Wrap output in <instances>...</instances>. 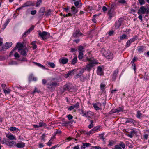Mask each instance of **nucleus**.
I'll list each match as a JSON object with an SVG mask.
<instances>
[{"label": "nucleus", "instance_id": "1", "mask_svg": "<svg viewBox=\"0 0 149 149\" xmlns=\"http://www.w3.org/2000/svg\"><path fill=\"white\" fill-rule=\"evenodd\" d=\"M16 47L18 49V52L21 55L24 56H25L27 55L28 49L22 44L18 42L17 45Z\"/></svg>", "mask_w": 149, "mask_h": 149}, {"label": "nucleus", "instance_id": "2", "mask_svg": "<svg viewBox=\"0 0 149 149\" xmlns=\"http://www.w3.org/2000/svg\"><path fill=\"white\" fill-rule=\"evenodd\" d=\"M47 85L48 89L51 91L54 90L56 87L58 86L57 83L56 82H50L48 83Z\"/></svg>", "mask_w": 149, "mask_h": 149}, {"label": "nucleus", "instance_id": "3", "mask_svg": "<svg viewBox=\"0 0 149 149\" xmlns=\"http://www.w3.org/2000/svg\"><path fill=\"white\" fill-rule=\"evenodd\" d=\"M39 36L43 40L46 39L50 36V34L46 31H43L42 32L40 31H38Z\"/></svg>", "mask_w": 149, "mask_h": 149}, {"label": "nucleus", "instance_id": "4", "mask_svg": "<svg viewBox=\"0 0 149 149\" xmlns=\"http://www.w3.org/2000/svg\"><path fill=\"white\" fill-rule=\"evenodd\" d=\"M145 13L147 14L149 13V8H146L144 6H142L139 9L138 13L140 14H143Z\"/></svg>", "mask_w": 149, "mask_h": 149}, {"label": "nucleus", "instance_id": "5", "mask_svg": "<svg viewBox=\"0 0 149 149\" xmlns=\"http://www.w3.org/2000/svg\"><path fill=\"white\" fill-rule=\"evenodd\" d=\"M103 54L106 58L108 59L111 60L113 58V54L109 51H104L103 53Z\"/></svg>", "mask_w": 149, "mask_h": 149}, {"label": "nucleus", "instance_id": "6", "mask_svg": "<svg viewBox=\"0 0 149 149\" xmlns=\"http://www.w3.org/2000/svg\"><path fill=\"white\" fill-rule=\"evenodd\" d=\"M86 61H89V63L91 65H92L93 66H94L95 64H97V62L96 61L94 60L93 58H89L88 57H87L86 58ZM83 61H86L85 60H84Z\"/></svg>", "mask_w": 149, "mask_h": 149}, {"label": "nucleus", "instance_id": "7", "mask_svg": "<svg viewBox=\"0 0 149 149\" xmlns=\"http://www.w3.org/2000/svg\"><path fill=\"white\" fill-rule=\"evenodd\" d=\"M78 71L77 72V74L76 75L77 78L81 77V75L84 72V68L79 69H78Z\"/></svg>", "mask_w": 149, "mask_h": 149}, {"label": "nucleus", "instance_id": "8", "mask_svg": "<svg viewBox=\"0 0 149 149\" xmlns=\"http://www.w3.org/2000/svg\"><path fill=\"white\" fill-rule=\"evenodd\" d=\"M81 113L83 114V116L86 117H89V116H91L92 115V113L91 111L85 112L83 110H81Z\"/></svg>", "mask_w": 149, "mask_h": 149}, {"label": "nucleus", "instance_id": "9", "mask_svg": "<svg viewBox=\"0 0 149 149\" xmlns=\"http://www.w3.org/2000/svg\"><path fill=\"white\" fill-rule=\"evenodd\" d=\"M72 88V86L70 84L68 83L64 86V88L65 90L69 91Z\"/></svg>", "mask_w": 149, "mask_h": 149}, {"label": "nucleus", "instance_id": "10", "mask_svg": "<svg viewBox=\"0 0 149 149\" xmlns=\"http://www.w3.org/2000/svg\"><path fill=\"white\" fill-rule=\"evenodd\" d=\"M123 19L122 18L120 19L117 21H116V23L115 27L117 29L121 26L122 22L123 21Z\"/></svg>", "mask_w": 149, "mask_h": 149}, {"label": "nucleus", "instance_id": "11", "mask_svg": "<svg viewBox=\"0 0 149 149\" xmlns=\"http://www.w3.org/2000/svg\"><path fill=\"white\" fill-rule=\"evenodd\" d=\"M35 3L30 1H29L24 4L23 6V7H28L30 6H34Z\"/></svg>", "mask_w": 149, "mask_h": 149}, {"label": "nucleus", "instance_id": "12", "mask_svg": "<svg viewBox=\"0 0 149 149\" xmlns=\"http://www.w3.org/2000/svg\"><path fill=\"white\" fill-rule=\"evenodd\" d=\"M6 144L8 146H12L16 144V142L14 141L8 140L6 141Z\"/></svg>", "mask_w": 149, "mask_h": 149}, {"label": "nucleus", "instance_id": "13", "mask_svg": "<svg viewBox=\"0 0 149 149\" xmlns=\"http://www.w3.org/2000/svg\"><path fill=\"white\" fill-rule=\"evenodd\" d=\"M82 35V33L80 31V30H77L73 34V36L75 38L78 37Z\"/></svg>", "mask_w": 149, "mask_h": 149}, {"label": "nucleus", "instance_id": "14", "mask_svg": "<svg viewBox=\"0 0 149 149\" xmlns=\"http://www.w3.org/2000/svg\"><path fill=\"white\" fill-rule=\"evenodd\" d=\"M118 72L119 70L118 69H116L113 72V77L112 78L113 80L115 81L116 80Z\"/></svg>", "mask_w": 149, "mask_h": 149}, {"label": "nucleus", "instance_id": "15", "mask_svg": "<svg viewBox=\"0 0 149 149\" xmlns=\"http://www.w3.org/2000/svg\"><path fill=\"white\" fill-rule=\"evenodd\" d=\"M6 136L7 138H8L10 140H16L15 136H14L12 134H6Z\"/></svg>", "mask_w": 149, "mask_h": 149}, {"label": "nucleus", "instance_id": "16", "mask_svg": "<svg viewBox=\"0 0 149 149\" xmlns=\"http://www.w3.org/2000/svg\"><path fill=\"white\" fill-rule=\"evenodd\" d=\"M59 61L60 63L63 64H65L68 62V59L67 58L63 57L59 59Z\"/></svg>", "mask_w": 149, "mask_h": 149}, {"label": "nucleus", "instance_id": "17", "mask_svg": "<svg viewBox=\"0 0 149 149\" xmlns=\"http://www.w3.org/2000/svg\"><path fill=\"white\" fill-rule=\"evenodd\" d=\"M97 73L98 75H102L103 74V71L102 70V68L100 66H99L97 68Z\"/></svg>", "mask_w": 149, "mask_h": 149}, {"label": "nucleus", "instance_id": "18", "mask_svg": "<svg viewBox=\"0 0 149 149\" xmlns=\"http://www.w3.org/2000/svg\"><path fill=\"white\" fill-rule=\"evenodd\" d=\"M34 26H32L26 32H25L24 34L23 35V36H26L27 35L30 33L34 29Z\"/></svg>", "mask_w": 149, "mask_h": 149}, {"label": "nucleus", "instance_id": "19", "mask_svg": "<svg viewBox=\"0 0 149 149\" xmlns=\"http://www.w3.org/2000/svg\"><path fill=\"white\" fill-rule=\"evenodd\" d=\"M25 143L22 142H20L18 143L16 145V146L19 148H22L24 147Z\"/></svg>", "mask_w": 149, "mask_h": 149}, {"label": "nucleus", "instance_id": "20", "mask_svg": "<svg viewBox=\"0 0 149 149\" xmlns=\"http://www.w3.org/2000/svg\"><path fill=\"white\" fill-rule=\"evenodd\" d=\"M29 81H36L37 80V78L34 77L33 74H31L29 76Z\"/></svg>", "mask_w": 149, "mask_h": 149}, {"label": "nucleus", "instance_id": "21", "mask_svg": "<svg viewBox=\"0 0 149 149\" xmlns=\"http://www.w3.org/2000/svg\"><path fill=\"white\" fill-rule=\"evenodd\" d=\"M123 109V108H122V107H119V108H117V109H115L113 110L112 111L113 113H119L121 111H122Z\"/></svg>", "mask_w": 149, "mask_h": 149}, {"label": "nucleus", "instance_id": "22", "mask_svg": "<svg viewBox=\"0 0 149 149\" xmlns=\"http://www.w3.org/2000/svg\"><path fill=\"white\" fill-rule=\"evenodd\" d=\"M12 45V43L11 42H7L6 43L5 46H2V48L3 49H8L11 47Z\"/></svg>", "mask_w": 149, "mask_h": 149}, {"label": "nucleus", "instance_id": "23", "mask_svg": "<svg viewBox=\"0 0 149 149\" xmlns=\"http://www.w3.org/2000/svg\"><path fill=\"white\" fill-rule=\"evenodd\" d=\"M76 70L75 69H74L72 70L69 71L68 73L65 75V78H68L70 75L73 74H74V72Z\"/></svg>", "mask_w": 149, "mask_h": 149}, {"label": "nucleus", "instance_id": "24", "mask_svg": "<svg viewBox=\"0 0 149 149\" xmlns=\"http://www.w3.org/2000/svg\"><path fill=\"white\" fill-rule=\"evenodd\" d=\"M93 105L95 109L96 110H98L100 108L99 106L101 104L99 103H96L93 104Z\"/></svg>", "mask_w": 149, "mask_h": 149}, {"label": "nucleus", "instance_id": "25", "mask_svg": "<svg viewBox=\"0 0 149 149\" xmlns=\"http://www.w3.org/2000/svg\"><path fill=\"white\" fill-rule=\"evenodd\" d=\"M115 4H112L110 6V10H109L108 13L110 14H111L112 13V11L113 10V9L115 6Z\"/></svg>", "mask_w": 149, "mask_h": 149}, {"label": "nucleus", "instance_id": "26", "mask_svg": "<svg viewBox=\"0 0 149 149\" xmlns=\"http://www.w3.org/2000/svg\"><path fill=\"white\" fill-rule=\"evenodd\" d=\"M45 11V9L44 8L42 7L41 8L40 10L39 13L40 15H43Z\"/></svg>", "mask_w": 149, "mask_h": 149}, {"label": "nucleus", "instance_id": "27", "mask_svg": "<svg viewBox=\"0 0 149 149\" xmlns=\"http://www.w3.org/2000/svg\"><path fill=\"white\" fill-rule=\"evenodd\" d=\"M71 9L72 10V13L73 14H75L77 13L78 10L74 6L72 7Z\"/></svg>", "mask_w": 149, "mask_h": 149}, {"label": "nucleus", "instance_id": "28", "mask_svg": "<svg viewBox=\"0 0 149 149\" xmlns=\"http://www.w3.org/2000/svg\"><path fill=\"white\" fill-rule=\"evenodd\" d=\"M74 4L76 6H77L79 5V6H81L82 5V3L80 0L75 1L74 3Z\"/></svg>", "mask_w": 149, "mask_h": 149}, {"label": "nucleus", "instance_id": "29", "mask_svg": "<svg viewBox=\"0 0 149 149\" xmlns=\"http://www.w3.org/2000/svg\"><path fill=\"white\" fill-rule=\"evenodd\" d=\"M128 36L125 34H123L120 36V39L121 40L127 39Z\"/></svg>", "mask_w": 149, "mask_h": 149}, {"label": "nucleus", "instance_id": "30", "mask_svg": "<svg viewBox=\"0 0 149 149\" xmlns=\"http://www.w3.org/2000/svg\"><path fill=\"white\" fill-rule=\"evenodd\" d=\"M83 57V54L82 52H79L78 58L80 60L82 59Z\"/></svg>", "mask_w": 149, "mask_h": 149}, {"label": "nucleus", "instance_id": "31", "mask_svg": "<svg viewBox=\"0 0 149 149\" xmlns=\"http://www.w3.org/2000/svg\"><path fill=\"white\" fill-rule=\"evenodd\" d=\"M137 117L139 118H141L142 117V115L140 111H138L137 112L136 114Z\"/></svg>", "mask_w": 149, "mask_h": 149}, {"label": "nucleus", "instance_id": "32", "mask_svg": "<svg viewBox=\"0 0 149 149\" xmlns=\"http://www.w3.org/2000/svg\"><path fill=\"white\" fill-rule=\"evenodd\" d=\"M93 67V66H92V65H91L89 63L88 64L86 65L85 68V69L88 70H89L92 67Z\"/></svg>", "mask_w": 149, "mask_h": 149}, {"label": "nucleus", "instance_id": "33", "mask_svg": "<svg viewBox=\"0 0 149 149\" xmlns=\"http://www.w3.org/2000/svg\"><path fill=\"white\" fill-rule=\"evenodd\" d=\"M42 0H37L36 4V7H39L40 6V5L41 4V3H42Z\"/></svg>", "mask_w": 149, "mask_h": 149}, {"label": "nucleus", "instance_id": "34", "mask_svg": "<svg viewBox=\"0 0 149 149\" xmlns=\"http://www.w3.org/2000/svg\"><path fill=\"white\" fill-rule=\"evenodd\" d=\"M77 57L76 56L74 57V58L72 59L71 62V64L73 65H74L77 63Z\"/></svg>", "mask_w": 149, "mask_h": 149}, {"label": "nucleus", "instance_id": "35", "mask_svg": "<svg viewBox=\"0 0 149 149\" xmlns=\"http://www.w3.org/2000/svg\"><path fill=\"white\" fill-rule=\"evenodd\" d=\"M134 121L133 119H128L125 122V123H134Z\"/></svg>", "mask_w": 149, "mask_h": 149}, {"label": "nucleus", "instance_id": "36", "mask_svg": "<svg viewBox=\"0 0 149 149\" xmlns=\"http://www.w3.org/2000/svg\"><path fill=\"white\" fill-rule=\"evenodd\" d=\"M119 145L123 149H125V144L123 142H120Z\"/></svg>", "mask_w": 149, "mask_h": 149}, {"label": "nucleus", "instance_id": "37", "mask_svg": "<svg viewBox=\"0 0 149 149\" xmlns=\"http://www.w3.org/2000/svg\"><path fill=\"white\" fill-rule=\"evenodd\" d=\"M10 21V20L9 19H8L7 21L6 22V23L4 24L3 26V29H4L7 26L9 23Z\"/></svg>", "mask_w": 149, "mask_h": 149}, {"label": "nucleus", "instance_id": "38", "mask_svg": "<svg viewBox=\"0 0 149 149\" xmlns=\"http://www.w3.org/2000/svg\"><path fill=\"white\" fill-rule=\"evenodd\" d=\"M31 44L32 45V47L34 49H36L37 48V46L36 45V41H33L32 42Z\"/></svg>", "mask_w": 149, "mask_h": 149}, {"label": "nucleus", "instance_id": "39", "mask_svg": "<svg viewBox=\"0 0 149 149\" xmlns=\"http://www.w3.org/2000/svg\"><path fill=\"white\" fill-rule=\"evenodd\" d=\"M10 130L11 131H15L16 130L18 131L19 130V129L15 127H10Z\"/></svg>", "mask_w": 149, "mask_h": 149}, {"label": "nucleus", "instance_id": "40", "mask_svg": "<svg viewBox=\"0 0 149 149\" xmlns=\"http://www.w3.org/2000/svg\"><path fill=\"white\" fill-rule=\"evenodd\" d=\"M33 63H35L36 65H37L38 66L44 69L45 68V66H43L41 64H40V63H37L35 62H33Z\"/></svg>", "mask_w": 149, "mask_h": 149}, {"label": "nucleus", "instance_id": "41", "mask_svg": "<svg viewBox=\"0 0 149 149\" xmlns=\"http://www.w3.org/2000/svg\"><path fill=\"white\" fill-rule=\"evenodd\" d=\"M144 49V47L142 46H139L138 47V51L140 52H143Z\"/></svg>", "mask_w": 149, "mask_h": 149}, {"label": "nucleus", "instance_id": "42", "mask_svg": "<svg viewBox=\"0 0 149 149\" xmlns=\"http://www.w3.org/2000/svg\"><path fill=\"white\" fill-rule=\"evenodd\" d=\"M104 133L102 134L99 136L100 139H102L103 141H104L105 139V138L104 137Z\"/></svg>", "mask_w": 149, "mask_h": 149}, {"label": "nucleus", "instance_id": "43", "mask_svg": "<svg viewBox=\"0 0 149 149\" xmlns=\"http://www.w3.org/2000/svg\"><path fill=\"white\" fill-rule=\"evenodd\" d=\"M51 14V10H48L45 15L46 16H48Z\"/></svg>", "mask_w": 149, "mask_h": 149}, {"label": "nucleus", "instance_id": "44", "mask_svg": "<svg viewBox=\"0 0 149 149\" xmlns=\"http://www.w3.org/2000/svg\"><path fill=\"white\" fill-rule=\"evenodd\" d=\"M105 85L102 83H101L100 84V89L101 90L103 91L105 88Z\"/></svg>", "mask_w": 149, "mask_h": 149}, {"label": "nucleus", "instance_id": "45", "mask_svg": "<svg viewBox=\"0 0 149 149\" xmlns=\"http://www.w3.org/2000/svg\"><path fill=\"white\" fill-rule=\"evenodd\" d=\"M48 64L52 68H54L55 67V65L52 62H49Z\"/></svg>", "mask_w": 149, "mask_h": 149}, {"label": "nucleus", "instance_id": "46", "mask_svg": "<svg viewBox=\"0 0 149 149\" xmlns=\"http://www.w3.org/2000/svg\"><path fill=\"white\" fill-rule=\"evenodd\" d=\"M8 64L10 65H13L17 64V63L15 61H12L9 62Z\"/></svg>", "mask_w": 149, "mask_h": 149}, {"label": "nucleus", "instance_id": "47", "mask_svg": "<svg viewBox=\"0 0 149 149\" xmlns=\"http://www.w3.org/2000/svg\"><path fill=\"white\" fill-rule=\"evenodd\" d=\"M84 49V47L83 46H79L78 47V50H79V52H83L84 51L83 50Z\"/></svg>", "mask_w": 149, "mask_h": 149}, {"label": "nucleus", "instance_id": "48", "mask_svg": "<svg viewBox=\"0 0 149 149\" xmlns=\"http://www.w3.org/2000/svg\"><path fill=\"white\" fill-rule=\"evenodd\" d=\"M46 126L45 124L42 122H40L39 123V127H41L42 126Z\"/></svg>", "mask_w": 149, "mask_h": 149}, {"label": "nucleus", "instance_id": "49", "mask_svg": "<svg viewBox=\"0 0 149 149\" xmlns=\"http://www.w3.org/2000/svg\"><path fill=\"white\" fill-rule=\"evenodd\" d=\"M131 42L128 40L126 43V47H128L130 45Z\"/></svg>", "mask_w": 149, "mask_h": 149}, {"label": "nucleus", "instance_id": "50", "mask_svg": "<svg viewBox=\"0 0 149 149\" xmlns=\"http://www.w3.org/2000/svg\"><path fill=\"white\" fill-rule=\"evenodd\" d=\"M73 106L74 108H78L79 106V104L78 102H77L75 105Z\"/></svg>", "mask_w": 149, "mask_h": 149}, {"label": "nucleus", "instance_id": "51", "mask_svg": "<svg viewBox=\"0 0 149 149\" xmlns=\"http://www.w3.org/2000/svg\"><path fill=\"white\" fill-rule=\"evenodd\" d=\"M83 144L84 145V146H85V147H88L91 145L89 143H83Z\"/></svg>", "mask_w": 149, "mask_h": 149}, {"label": "nucleus", "instance_id": "52", "mask_svg": "<svg viewBox=\"0 0 149 149\" xmlns=\"http://www.w3.org/2000/svg\"><path fill=\"white\" fill-rule=\"evenodd\" d=\"M115 149H122L119 145H117L115 146Z\"/></svg>", "mask_w": 149, "mask_h": 149}, {"label": "nucleus", "instance_id": "53", "mask_svg": "<svg viewBox=\"0 0 149 149\" xmlns=\"http://www.w3.org/2000/svg\"><path fill=\"white\" fill-rule=\"evenodd\" d=\"M4 91V93L6 94H9L10 93V90H5V89H4L3 90Z\"/></svg>", "mask_w": 149, "mask_h": 149}, {"label": "nucleus", "instance_id": "54", "mask_svg": "<svg viewBox=\"0 0 149 149\" xmlns=\"http://www.w3.org/2000/svg\"><path fill=\"white\" fill-rule=\"evenodd\" d=\"M14 56L16 58H19V56L17 52H15L14 55Z\"/></svg>", "mask_w": 149, "mask_h": 149}, {"label": "nucleus", "instance_id": "55", "mask_svg": "<svg viewBox=\"0 0 149 149\" xmlns=\"http://www.w3.org/2000/svg\"><path fill=\"white\" fill-rule=\"evenodd\" d=\"M17 47H16V46L13 49L12 51L10 53V55H11L15 51V50L17 49Z\"/></svg>", "mask_w": 149, "mask_h": 149}, {"label": "nucleus", "instance_id": "56", "mask_svg": "<svg viewBox=\"0 0 149 149\" xmlns=\"http://www.w3.org/2000/svg\"><path fill=\"white\" fill-rule=\"evenodd\" d=\"M67 117L69 120L72 119L73 118L72 116L70 114L68 115L67 116Z\"/></svg>", "mask_w": 149, "mask_h": 149}, {"label": "nucleus", "instance_id": "57", "mask_svg": "<svg viewBox=\"0 0 149 149\" xmlns=\"http://www.w3.org/2000/svg\"><path fill=\"white\" fill-rule=\"evenodd\" d=\"M36 13V10H32L31 11V14L32 15H35Z\"/></svg>", "mask_w": 149, "mask_h": 149}, {"label": "nucleus", "instance_id": "58", "mask_svg": "<svg viewBox=\"0 0 149 149\" xmlns=\"http://www.w3.org/2000/svg\"><path fill=\"white\" fill-rule=\"evenodd\" d=\"M80 79L82 81H84L86 79L85 77H84V76H81V77Z\"/></svg>", "mask_w": 149, "mask_h": 149}, {"label": "nucleus", "instance_id": "59", "mask_svg": "<svg viewBox=\"0 0 149 149\" xmlns=\"http://www.w3.org/2000/svg\"><path fill=\"white\" fill-rule=\"evenodd\" d=\"M136 40V38L134 37L129 40L132 43V42H134Z\"/></svg>", "mask_w": 149, "mask_h": 149}, {"label": "nucleus", "instance_id": "60", "mask_svg": "<svg viewBox=\"0 0 149 149\" xmlns=\"http://www.w3.org/2000/svg\"><path fill=\"white\" fill-rule=\"evenodd\" d=\"M99 127H95L92 130V131H95L96 130H97L98 129H99Z\"/></svg>", "mask_w": 149, "mask_h": 149}, {"label": "nucleus", "instance_id": "61", "mask_svg": "<svg viewBox=\"0 0 149 149\" xmlns=\"http://www.w3.org/2000/svg\"><path fill=\"white\" fill-rule=\"evenodd\" d=\"M140 3L141 4H144L145 1L144 0H139Z\"/></svg>", "mask_w": 149, "mask_h": 149}, {"label": "nucleus", "instance_id": "62", "mask_svg": "<svg viewBox=\"0 0 149 149\" xmlns=\"http://www.w3.org/2000/svg\"><path fill=\"white\" fill-rule=\"evenodd\" d=\"M70 123V122H64V123H63V126H65L67 124H69Z\"/></svg>", "mask_w": 149, "mask_h": 149}, {"label": "nucleus", "instance_id": "63", "mask_svg": "<svg viewBox=\"0 0 149 149\" xmlns=\"http://www.w3.org/2000/svg\"><path fill=\"white\" fill-rule=\"evenodd\" d=\"M102 10L103 12H105L107 10V9L105 6H104L102 7Z\"/></svg>", "mask_w": 149, "mask_h": 149}, {"label": "nucleus", "instance_id": "64", "mask_svg": "<svg viewBox=\"0 0 149 149\" xmlns=\"http://www.w3.org/2000/svg\"><path fill=\"white\" fill-rule=\"evenodd\" d=\"M94 148L95 149H102V148L98 146H95L94 147Z\"/></svg>", "mask_w": 149, "mask_h": 149}]
</instances>
